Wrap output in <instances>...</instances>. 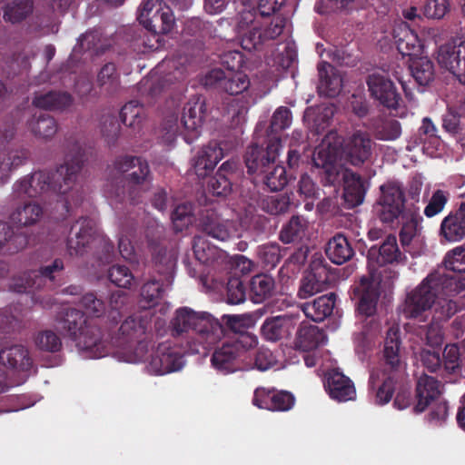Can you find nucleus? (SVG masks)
I'll use <instances>...</instances> for the list:
<instances>
[{
  "instance_id": "obj_1",
  "label": "nucleus",
  "mask_w": 465,
  "mask_h": 465,
  "mask_svg": "<svg viewBox=\"0 0 465 465\" xmlns=\"http://www.w3.org/2000/svg\"><path fill=\"white\" fill-rule=\"evenodd\" d=\"M86 161L84 150L75 142L65 155L63 164L54 171H38L15 183L14 193L18 197H55V209L61 207L60 217L65 219L73 206L83 201L82 192L74 186L78 173Z\"/></svg>"
},
{
  "instance_id": "obj_2",
  "label": "nucleus",
  "mask_w": 465,
  "mask_h": 465,
  "mask_svg": "<svg viewBox=\"0 0 465 465\" xmlns=\"http://www.w3.org/2000/svg\"><path fill=\"white\" fill-rule=\"evenodd\" d=\"M462 292H465V276L435 271L407 294L403 312L407 318L424 317V320L430 312L432 321L445 322L461 309L452 297Z\"/></svg>"
},
{
  "instance_id": "obj_3",
  "label": "nucleus",
  "mask_w": 465,
  "mask_h": 465,
  "mask_svg": "<svg viewBox=\"0 0 465 465\" xmlns=\"http://www.w3.org/2000/svg\"><path fill=\"white\" fill-rule=\"evenodd\" d=\"M107 170L105 193L113 205H136L152 186L153 173L147 160L141 156L118 155Z\"/></svg>"
},
{
  "instance_id": "obj_4",
  "label": "nucleus",
  "mask_w": 465,
  "mask_h": 465,
  "mask_svg": "<svg viewBox=\"0 0 465 465\" xmlns=\"http://www.w3.org/2000/svg\"><path fill=\"white\" fill-rule=\"evenodd\" d=\"M59 324L69 338L76 342L79 349L89 351L95 358L106 354L110 333L102 331L97 320L87 319L84 313L77 309L65 308Z\"/></svg>"
},
{
  "instance_id": "obj_5",
  "label": "nucleus",
  "mask_w": 465,
  "mask_h": 465,
  "mask_svg": "<svg viewBox=\"0 0 465 465\" xmlns=\"http://www.w3.org/2000/svg\"><path fill=\"white\" fill-rule=\"evenodd\" d=\"M173 336H180L190 331L194 341L203 350H209L224 336V328L220 321L206 312H196L190 307L178 308L170 322Z\"/></svg>"
},
{
  "instance_id": "obj_6",
  "label": "nucleus",
  "mask_w": 465,
  "mask_h": 465,
  "mask_svg": "<svg viewBox=\"0 0 465 465\" xmlns=\"http://www.w3.org/2000/svg\"><path fill=\"white\" fill-rule=\"evenodd\" d=\"M151 320L145 315H132L124 321L115 335L110 333L111 343L123 351L129 362H140L148 359L149 329Z\"/></svg>"
},
{
  "instance_id": "obj_7",
  "label": "nucleus",
  "mask_w": 465,
  "mask_h": 465,
  "mask_svg": "<svg viewBox=\"0 0 465 465\" xmlns=\"http://www.w3.org/2000/svg\"><path fill=\"white\" fill-rule=\"evenodd\" d=\"M258 344V338L253 333H239L232 336L220 348H217L212 355L213 366L223 373L237 371L239 362L249 350Z\"/></svg>"
},
{
  "instance_id": "obj_8",
  "label": "nucleus",
  "mask_w": 465,
  "mask_h": 465,
  "mask_svg": "<svg viewBox=\"0 0 465 465\" xmlns=\"http://www.w3.org/2000/svg\"><path fill=\"white\" fill-rule=\"evenodd\" d=\"M381 196L378 203L379 218L383 223H392L400 220L406 212L411 211L405 209V194L399 183L388 182L381 186Z\"/></svg>"
},
{
  "instance_id": "obj_9",
  "label": "nucleus",
  "mask_w": 465,
  "mask_h": 465,
  "mask_svg": "<svg viewBox=\"0 0 465 465\" xmlns=\"http://www.w3.org/2000/svg\"><path fill=\"white\" fill-rule=\"evenodd\" d=\"M381 281L373 272L361 277L351 289V299L356 301L357 312L365 317H371L376 313L377 304L381 295Z\"/></svg>"
},
{
  "instance_id": "obj_10",
  "label": "nucleus",
  "mask_w": 465,
  "mask_h": 465,
  "mask_svg": "<svg viewBox=\"0 0 465 465\" xmlns=\"http://www.w3.org/2000/svg\"><path fill=\"white\" fill-rule=\"evenodd\" d=\"M281 147L280 138L268 141L266 146L252 143L246 150L244 162L248 173L261 177L268 169L272 168L279 155Z\"/></svg>"
},
{
  "instance_id": "obj_11",
  "label": "nucleus",
  "mask_w": 465,
  "mask_h": 465,
  "mask_svg": "<svg viewBox=\"0 0 465 465\" xmlns=\"http://www.w3.org/2000/svg\"><path fill=\"white\" fill-rule=\"evenodd\" d=\"M203 84L208 87L217 88L230 95L242 94L245 97L251 85L249 76L242 72L225 73L222 69H212L204 78Z\"/></svg>"
},
{
  "instance_id": "obj_12",
  "label": "nucleus",
  "mask_w": 465,
  "mask_h": 465,
  "mask_svg": "<svg viewBox=\"0 0 465 465\" xmlns=\"http://www.w3.org/2000/svg\"><path fill=\"white\" fill-rule=\"evenodd\" d=\"M373 146L368 132L356 130L343 141L342 153L348 163L361 167L371 160Z\"/></svg>"
},
{
  "instance_id": "obj_13",
  "label": "nucleus",
  "mask_w": 465,
  "mask_h": 465,
  "mask_svg": "<svg viewBox=\"0 0 465 465\" xmlns=\"http://www.w3.org/2000/svg\"><path fill=\"white\" fill-rule=\"evenodd\" d=\"M66 247L69 254H84L90 243L97 235V229L94 220L88 217H80L66 230Z\"/></svg>"
},
{
  "instance_id": "obj_14",
  "label": "nucleus",
  "mask_w": 465,
  "mask_h": 465,
  "mask_svg": "<svg viewBox=\"0 0 465 465\" xmlns=\"http://www.w3.org/2000/svg\"><path fill=\"white\" fill-rule=\"evenodd\" d=\"M205 114V99L202 95L193 96L183 106L181 122L184 130L182 134L188 144L200 136Z\"/></svg>"
},
{
  "instance_id": "obj_15",
  "label": "nucleus",
  "mask_w": 465,
  "mask_h": 465,
  "mask_svg": "<svg viewBox=\"0 0 465 465\" xmlns=\"http://www.w3.org/2000/svg\"><path fill=\"white\" fill-rule=\"evenodd\" d=\"M64 270V262L61 259H55L51 264L42 266L37 271H30L26 273L25 282H15L11 288L19 293L30 292V290L40 289L43 284L49 283L50 286L57 285V277Z\"/></svg>"
},
{
  "instance_id": "obj_16",
  "label": "nucleus",
  "mask_w": 465,
  "mask_h": 465,
  "mask_svg": "<svg viewBox=\"0 0 465 465\" xmlns=\"http://www.w3.org/2000/svg\"><path fill=\"white\" fill-rule=\"evenodd\" d=\"M183 356L181 351L171 342L160 343L151 355L147 366L150 372L163 375L179 371L183 366Z\"/></svg>"
},
{
  "instance_id": "obj_17",
  "label": "nucleus",
  "mask_w": 465,
  "mask_h": 465,
  "mask_svg": "<svg viewBox=\"0 0 465 465\" xmlns=\"http://www.w3.org/2000/svg\"><path fill=\"white\" fill-rule=\"evenodd\" d=\"M312 163L324 185H335L339 182L341 167L337 163V151L334 146L322 143L316 147Z\"/></svg>"
},
{
  "instance_id": "obj_18",
  "label": "nucleus",
  "mask_w": 465,
  "mask_h": 465,
  "mask_svg": "<svg viewBox=\"0 0 465 465\" xmlns=\"http://www.w3.org/2000/svg\"><path fill=\"white\" fill-rule=\"evenodd\" d=\"M242 170L237 160L224 162L217 170L214 176L208 182V190L215 196H227L232 191L233 185L242 177Z\"/></svg>"
},
{
  "instance_id": "obj_19",
  "label": "nucleus",
  "mask_w": 465,
  "mask_h": 465,
  "mask_svg": "<svg viewBox=\"0 0 465 465\" xmlns=\"http://www.w3.org/2000/svg\"><path fill=\"white\" fill-rule=\"evenodd\" d=\"M366 83L371 97L384 107L398 108L401 97L390 78L380 74H371L368 75Z\"/></svg>"
},
{
  "instance_id": "obj_20",
  "label": "nucleus",
  "mask_w": 465,
  "mask_h": 465,
  "mask_svg": "<svg viewBox=\"0 0 465 465\" xmlns=\"http://www.w3.org/2000/svg\"><path fill=\"white\" fill-rule=\"evenodd\" d=\"M438 63L465 84V41L459 45H441L438 52Z\"/></svg>"
},
{
  "instance_id": "obj_21",
  "label": "nucleus",
  "mask_w": 465,
  "mask_h": 465,
  "mask_svg": "<svg viewBox=\"0 0 465 465\" xmlns=\"http://www.w3.org/2000/svg\"><path fill=\"white\" fill-rule=\"evenodd\" d=\"M223 156V149L221 147V143L217 141H211L191 159V166L199 178H204L213 172Z\"/></svg>"
},
{
  "instance_id": "obj_22",
  "label": "nucleus",
  "mask_w": 465,
  "mask_h": 465,
  "mask_svg": "<svg viewBox=\"0 0 465 465\" xmlns=\"http://www.w3.org/2000/svg\"><path fill=\"white\" fill-rule=\"evenodd\" d=\"M298 317L293 314L272 316L262 322L260 332L268 341H278L289 337L297 324Z\"/></svg>"
},
{
  "instance_id": "obj_23",
  "label": "nucleus",
  "mask_w": 465,
  "mask_h": 465,
  "mask_svg": "<svg viewBox=\"0 0 465 465\" xmlns=\"http://www.w3.org/2000/svg\"><path fill=\"white\" fill-rule=\"evenodd\" d=\"M324 388L330 397L339 402L352 401L356 397L351 380L335 369L325 374Z\"/></svg>"
},
{
  "instance_id": "obj_24",
  "label": "nucleus",
  "mask_w": 465,
  "mask_h": 465,
  "mask_svg": "<svg viewBox=\"0 0 465 465\" xmlns=\"http://www.w3.org/2000/svg\"><path fill=\"white\" fill-rule=\"evenodd\" d=\"M421 216L417 211H409L400 219L398 223L401 224L399 232L400 242L404 252L410 253L412 257L418 254V251L414 248V243L418 241L420 232L421 230Z\"/></svg>"
},
{
  "instance_id": "obj_25",
  "label": "nucleus",
  "mask_w": 465,
  "mask_h": 465,
  "mask_svg": "<svg viewBox=\"0 0 465 465\" xmlns=\"http://www.w3.org/2000/svg\"><path fill=\"white\" fill-rule=\"evenodd\" d=\"M392 35L396 47L402 56L411 58L420 54L422 44L417 33L411 28L407 22L396 23L392 30Z\"/></svg>"
},
{
  "instance_id": "obj_26",
  "label": "nucleus",
  "mask_w": 465,
  "mask_h": 465,
  "mask_svg": "<svg viewBox=\"0 0 465 465\" xmlns=\"http://www.w3.org/2000/svg\"><path fill=\"white\" fill-rule=\"evenodd\" d=\"M368 261L379 266L406 262L404 252H401L395 235H389L381 245L371 246L368 251Z\"/></svg>"
},
{
  "instance_id": "obj_27",
  "label": "nucleus",
  "mask_w": 465,
  "mask_h": 465,
  "mask_svg": "<svg viewBox=\"0 0 465 465\" xmlns=\"http://www.w3.org/2000/svg\"><path fill=\"white\" fill-rule=\"evenodd\" d=\"M0 364L17 372H27L33 366V360L25 346L15 344L0 350Z\"/></svg>"
},
{
  "instance_id": "obj_28",
  "label": "nucleus",
  "mask_w": 465,
  "mask_h": 465,
  "mask_svg": "<svg viewBox=\"0 0 465 465\" xmlns=\"http://www.w3.org/2000/svg\"><path fill=\"white\" fill-rule=\"evenodd\" d=\"M252 404L256 407H293L295 397L287 391L257 388L254 391Z\"/></svg>"
},
{
  "instance_id": "obj_29",
  "label": "nucleus",
  "mask_w": 465,
  "mask_h": 465,
  "mask_svg": "<svg viewBox=\"0 0 465 465\" xmlns=\"http://www.w3.org/2000/svg\"><path fill=\"white\" fill-rule=\"evenodd\" d=\"M440 235L449 242L465 238V202L454 213H450L440 223Z\"/></svg>"
},
{
  "instance_id": "obj_30",
  "label": "nucleus",
  "mask_w": 465,
  "mask_h": 465,
  "mask_svg": "<svg viewBox=\"0 0 465 465\" xmlns=\"http://www.w3.org/2000/svg\"><path fill=\"white\" fill-rule=\"evenodd\" d=\"M28 244V235L20 229L15 232L7 223L0 220V252L15 254L24 250Z\"/></svg>"
},
{
  "instance_id": "obj_31",
  "label": "nucleus",
  "mask_w": 465,
  "mask_h": 465,
  "mask_svg": "<svg viewBox=\"0 0 465 465\" xmlns=\"http://www.w3.org/2000/svg\"><path fill=\"white\" fill-rule=\"evenodd\" d=\"M343 199L347 207L353 208L363 203L367 187L362 177L351 171L343 173Z\"/></svg>"
},
{
  "instance_id": "obj_32",
  "label": "nucleus",
  "mask_w": 465,
  "mask_h": 465,
  "mask_svg": "<svg viewBox=\"0 0 465 465\" xmlns=\"http://www.w3.org/2000/svg\"><path fill=\"white\" fill-rule=\"evenodd\" d=\"M415 391L418 401L415 407H429L440 400L442 385L434 377L423 374L418 379Z\"/></svg>"
},
{
  "instance_id": "obj_33",
  "label": "nucleus",
  "mask_w": 465,
  "mask_h": 465,
  "mask_svg": "<svg viewBox=\"0 0 465 465\" xmlns=\"http://www.w3.org/2000/svg\"><path fill=\"white\" fill-rule=\"evenodd\" d=\"M401 344L400 328L398 325H392L388 329L384 341L383 360L385 363V371L393 372L401 366Z\"/></svg>"
},
{
  "instance_id": "obj_34",
  "label": "nucleus",
  "mask_w": 465,
  "mask_h": 465,
  "mask_svg": "<svg viewBox=\"0 0 465 465\" xmlns=\"http://www.w3.org/2000/svg\"><path fill=\"white\" fill-rule=\"evenodd\" d=\"M319 84L318 92L321 95L335 97L342 87V80L336 69L328 62L318 64Z\"/></svg>"
},
{
  "instance_id": "obj_35",
  "label": "nucleus",
  "mask_w": 465,
  "mask_h": 465,
  "mask_svg": "<svg viewBox=\"0 0 465 465\" xmlns=\"http://www.w3.org/2000/svg\"><path fill=\"white\" fill-rule=\"evenodd\" d=\"M199 228L207 236L220 242H225L232 237L229 223L223 220L214 212L206 211L202 215Z\"/></svg>"
},
{
  "instance_id": "obj_36",
  "label": "nucleus",
  "mask_w": 465,
  "mask_h": 465,
  "mask_svg": "<svg viewBox=\"0 0 465 465\" xmlns=\"http://www.w3.org/2000/svg\"><path fill=\"white\" fill-rule=\"evenodd\" d=\"M74 102L73 96L64 91H48L35 93L33 98V105L37 108L49 111H64L70 107Z\"/></svg>"
},
{
  "instance_id": "obj_37",
  "label": "nucleus",
  "mask_w": 465,
  "mask_h": 465,
  "mask_svg": "<svg viewBox=\"0 0 465 465\" xmlns=\"http://www.w3.org/2000/svg\"><path fill=\"white\" fill-rule=\"evenodd\" d=\"M335 300L336 294L330 292L314 299L312 302L303 303L302 310L307 318L315 322H320L332 313Z\"/></svg>"
},
{
  "instance_id": "obj_38",
  "label": "nucleus",
  "mask_w": 465,
  "mask_h": 465,
  "mask_svg": "<svg viewBox=\"0 0 465 465\" xmlns=\"http://www.w3.org/2000/svg\"><path fill=\"white\" fill-rule=\"evenodd\" d=\"M326 340L323 330L303 322L297 331L295 346L303 351H310L323 344Z\"/></svg>"
},
{
  "instance_id": "obj_39",
  "label": "nucleus",
  "mask_w": 465,
  "mask_h": 465,
  "mask_svg": "<svg viewBox=\"0 0 465 465\" xmlns=\"http://www.w3.org/2000/svg\"><path fill=\"white\" fill-rule=\"evenodd\" d=\"M325 253L331 262L340 265L351 260L354 251L347 237L342 233H337L329 240Z\"/></svg>"
},
{
  "instance_id": "obj_40",
  "label": "nucleus",
  "mask_w": 465,
  "mask_h": 465,
  "mask_svg": "<svg viewBox=\"0 0 465 465\" xmlns=\"http://www.w3.org/2000/svg\"><path fill=\"white\" fill-rule=\"evenodd\" d=\"M274 290L273 278L265 273L256 274L249 282V297L254 303H262L270 299Z\"/></svg>"
},
{
  "instance_id": "obj_41",
  "label": "nucleus",
  "mask_w": 465,
  "mask_h": 465,
  "mask_svg": "<svg viewBox=\"0 0 465 465\" xmlns=\"http://www.w3.org/2000/svg\"><path fill=\"white\" fill-rule=\"evenodd\" d=\"M261 315L262 312L260 310L252 313L224 314L222 316V322H220V323L223 324L224 328V334L227 330L233 332L232 336L238 335L239 333H250L244 330L253 327Z\"/></svg>"
},
{
  "instance_id": "obj_42",
  "label": "nucleus",
  "mask_w": 465,
  "mask_h": 465,
  "mask_svg": "<svg viewBox=\"0 0 465 465\" xmlns=\"http://www.w3.org/2000/svg\"><path fill=\"white\" fill-rule=\"evenodd\" d=\"M409 70L420 86L428 85L434 79L433 62L426 56H414L409 60Z\"/></svg>"
},
{
  "instance_id": "obj_43",
  "label": "nucleus",
  "mask_w": 465,
  "mask_h": 465,
  "mask_svg": "<svg viewBox=\"0 0 465 465\" xmlns=\"http://www.w3.org/2000/svg\"><path fill=\"white\" fill-rule=\"evenodd\" d=\"M33 0H11L3 7V19L13 25L27 19L34 11Z\"/></svg>"
},
{
  "instance_id": "obj_44",
  "label": "nucleus",
  "mask_w": 465,
  "mask_h": 465,
  "mask_svg": "<svg viewBox=\"0 0 465 465\" xmlns=\"http://www.w3.org/2000/svg\"><path fill=\"white\" fill-rule=\"evenodd\" d=\"M307 230V220L302 215H293L289 222L282 227L279 239L283 243L300 242L305 238Z\"/></svg>"
},
{
  "instance_id": "obj_45",
  "label": "nucleus",
  "mask_w": 465,
  "mask_h": 465,
  "mask_svg": "<svg viewBox=\"0 0 465 465\" xmlns=\"http://www.w3.org/2000/svg\"><path fill=\"white\" fill-rule=\"evenodd\" d=\"M443 359L442 378L446 382H455L461 371L459 347L455 344L447 345L443 351Z\"/></svg>"
},
{
  "instance_id": "obj_46",
  "label": "nucleus",
  "mask_w": 465,
  "mask_h": 465,
  "mask_svg": "<svg viewBox=\"0 0 465 465\" xmlns=\"http://www.w3.org/2000/svg\"><path fill=\"white\" fill-rule=\"evenodd\" d=\"M43 214L44 210L40 204L25 203L12 213L10 219L17 225L27 227L38 223Z\"/></svg>"
},
{
  "instance_id": "obj_47",
  "label": "nucleus",
  "mask_w": 465,
  "mask_h": 465,
  "mask_svg": "<svg viewBox=\"0 0 465 465\" xmlns=\"http://www.w3.org/2000/svg\"><path fill=\"white\" fill-rule=\"evenodd\" d=\"M128 294L124 291H117L111 294L109 300V311L106 314V322L108 326L104 333H112L113 329L117 326L123 317V310L127 304Z\"/></svg>"
},
{
  "instance_id": "obj_48",
  "label": "nucleus",
  "mask_w": 465,
  "mask_h": 465,
  "mask_svg": "<svg viewBox=\"0 0 465 465\" xmlns=\"http://www.w3.org/2000/svg\"><path fill=\"white\" fill-rule=\"evenodd\" d=\"M174 19L170 10L155 11L153 15L140 23L153 35H166L173 26Z\"/></svg>"
},
{
  "instance_id": "obj_49",
  "label": "nucleus",
  "mask_w": 465,
  "mask_h": 465,
  "mask_svg": "<svg viewBox=\"0 0 465 465\" xmlns=\"http://www.w3.org/2000/svg\"><path fill=\"white\" fill-rule=\"evenodd\" d=\"M259 178L272 192H277L282 190L294 176L288 173L284 166L274 163Z\"/></svg>"
},
{
  "instance_id": "obj_50",
  "label": "nucleus",
  "mask_w": 465,
  "mask_h": 465,
  "mask_svg": "<svg viewBox=\"0 0 465 465\" xmlns=\"http://www.w3.org/2000/svg\"><path fill=\"white\" fill-rule=\"evenodd\" d=\"M97 84L107 94H114L119 91L120 74L114 63H107L100 69L97 74Z\"/></svg>"
},
{
  "instance_id": "obj_51",
  "label": "nucleus",
  "mask_w": 465,
  "mask_h": 465,
  "mask_svg": "<svg viewBox=\"0 0 465 465\" xmlns=\"http://www.w3.org/2000/svg\"><path fill=\"white\" fill-rule=\"evenodd\" d=\"M28 126L35 136L44 139L53 137L58 130L55 119L44 113L39 114V115H34L28 121Z\"/></svg>"
},
{
  "instance_id": "obj_52",
  "label": "nucleus",
  "mask_w": 465,
  "mask_h": 465,
  "mask_svg": "<svg viewBox=\"0 0 465 465\" xmlns=\"http://www.w3.org/2000/svg\"><path fill=\"white\" fill-rule=\"evenodd\" d=\"M28 154L25 150H11L0 157V183H5L13 170L25 163Z\"/></svg>"
},
{
  "instance_id": "obj_53",
  "label": "nucleus",
  "mask_w": 465,
  "mask_h": 465,
  "mask_svg": "<svg viewBox=\"0 0 465 465\" xmlns=\"http://www.w3.org/2000/svg\"><path fill=\"white\" fill-rule=\"evenodd\" d=\"M395 380L389 375L381 384L376 386L374 375L371 374L369 380L370 394L376 404L384 405L390 402L395 391Z\"/></svg>"
},
{
  "instance_id": "obj_54",
  "label": "nucleus",
  "mask_w": 465,
  "mask_h": 465,
  "mask_svg": "<svg viewBox=\"0 0 465 465\" xmlns=\"http://www.w3.org/2000/svg\"><path fill=\"white\" fill-rule=\"evenodd\" d=\"M164 287L162 278H152L144 282L141 288L142 302H147L148 307L156 305L163 297Z\"/></svg>"
},
{
  "instance_id": "obj_55",
  "label": "nucleus",
  "mask_w": 465,
  "mask_h": 465,
  "mask_svg": "<svg viewBox=\"0 0 465 465\" xmlns=\"http://www.w3.org/2000/svg\"><path fill=\"white\" fill-rule=\"evenodd\" d=\"M119 115L124 125L135 129L143 121V108L137 101H130L122 107Z\"/></svg>"
},
{
  "instance_id": "obj_56",
  "label": "nucleus",
  "mask_w": 465,
  "mask_h": 465,
  "mask_svg": "<svg viewBox=\"0 0 465 465\" xmlns=\"http://www.w3.org/2000/svg\"><path fill=\"white\" fill-rule=\"evenodd\" d=\"M171 218L174 229L178 232H182L194 221L193 203L186 202L178 204L172 212Z\"/></svg>"
},
{
  "instance_id": "obj_57",
  "label": "nucleus",
  "mask_w": 465,
  "mask_h": 465,
  "mask_svg": "<svg viewBox=\"0 0 465 465\" xmlns=\"http://www.w3.org/2000/svg\"><path fill=\"white\" fill-rule=\"evenodd\" d=\"M266 42L264 32L260 24H255L252 27L246 30V32H242L241 38L242 47L250 52L252 50H260Z\"/></svg>"
},
{
  "instance_id": "obj_58",
  "label": "nucleus",
  "mask_w": 465,
  "mask_h": 465,
  "mask_svg": "<svg viewBox=\"0 0 465 465\" xmlns=\"http://www.w3.org/2000/svg\"><path fill=\"white\" fill-rule=\"evenodd\" d=\"M80 303L85 310V312L94 317L93 320H97L100 326L101 322L104 321V318L101 319L105 312V303L104 300L98 298L94 292H87L83 295Z\"/></svg>"
},
{
  "instance_id": "obj_59",
  "label": "nucleus",
  "mask_w": 465,
  "mask_h": 465,
  "mask_svg": "<svg viewBox=\"0 0 465 465\" xmlns=\"http://www.w3.org/2000/svg\"><path fill=\"white\" fill-rule=\"evenodd\" d=\"M401 134V125L398 120L386 119L374 127V135L378 140L394 141Z\"/></svg>"
},
{
  "instance_id": "obj_60",
  "label": "nucleus",
  "mask_w": 465,
  "mask_h": 465,
  "mask_svg": "<svg viewBox=\"0 0 465 465\" xmlns=\"http://www.w3.org/2000/svg\"><path fill=\"white\" fill-rule=\"evenodd\" d=\"M112 283L119 288L129 289L134 283V276L125 265H113L107 273Z\"/></svg>"
},
{
  "instance_id": "obj_61",
  "label": "nucleus",
  "mask_w": 465,
  "mask_h": 465,
  "mask_svg": "<svg viewBox=\"0 0 465 465\" xmlns=\"http://www.w3.org/2000/svg\"><path fill=\"white\" fill-rule=\"evenodd\" d=\"M35 342L39 350L45 351L57 352L62 348L60 337L51 330L39 331L35 338Z\"/></svg>"
},
{
  "instance_id": "obj_62",
  "label": "nucleus",
  "mask_w": 465,
  "mask_h": 465,
  "mask_svg": "<svg viewBox=\"0 0 465 465\" xmlns=\"http://www.w3.org/2000/svg\"><path fill=\"white\" fill-rule=\"evenodd\" d=\"M419 143L424 145L429 143L437 147L440 144V139L438 135V128L430 117H424L421 120V124L418 129Z\"/></svg>"
},
{
  "instance_id": "obj_63",
  "label": "nucleus",
  "mask_w": 465,
  "mask_h": 465,
  "mask_svg": "<svg viewBox=\"0 0 465 465\" xmlns=\"http://www.w3.org/2000/svg\"><path fill=\"white\" fill-rule=\"evenodd\" d=\"M444 263L446 270L453 272L452 275L463 276L462 274L465 273V248L457 247L448 252L444 258Z\"/></svg>"
},
{
  "instance_id": "obj_64",
  "label": "nucleus",
  "mask_w": 465,
  "mask_h": 465,
  "mask_svg": "<svg viewBox=\"0 0 465 465\" xmlns=\"http://www.w3.org/2000/svg\"><path fill=\"white\" fill-rule=\"evenodd\" d=\"M306 274L311 277L316 284L324 290L331 282V271L322 261H313L310 265V270Z\"/></svg>"
}]
</instances>
